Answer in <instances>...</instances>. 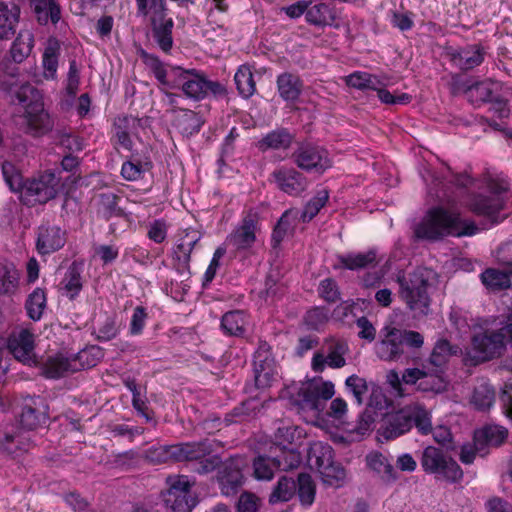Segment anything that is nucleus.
<instances>
[{
    "label": "nucleus",
    "mask_w": 512,
    "mask_h": 512,
    "mask_svg": "<svg viewBox=\"0 0 512 512\" xmlns=\"http://www.w3.org/2000/svg\"><path fill=\"white\" fill-rule=\"evenodd\" d=\"M298 495L301 503L310 506L315 498V485L310 475L300 474L298 477Z\"/></svg>",
    "instance_id": "nucleus-54"
},
{
    "label": "nucleus",
    "mask_w": 512,
    "mask_h": 512,
    "mask_svg": "<svg viewBox=\"0 0 512 512\" xmlns=\"http://www.w3.org/2000/svg\"><path fill=\"white\" fill-rule=\"evenodd\" d=\"M402 381L407 385H418V389L424 392L441 393L446 390L448 382L439 374L438 371H433L424 367L407 368L402 373Z\"/></svg>",
    "instance_id": "nucleus-15"
},
{
    "label": "nucleus",
    "mask_w": 512,
    "mask_h": 512,
    "mask_svg": "<svg viewBox=\"0 0 512 512\" xmlns=\"http://www.w3.org/2000/svg\"><path fill=\"white\" fill-rule=\"evenodd\" d=\"M174 126L185 136L198 133L204 121L200 115L189 109L173 110Z\"/></svg>",
    "instance_id": "nucleus-26"
},
{
    "label": "nucleus",
    "mask_w": 512,
    "mask_h": 512,
    "mask_svg": "<svg viewBox=\"0 0 512 512\" xmlns=\"http://www.w3.org/2000/svg\"><path fill=\"white\" fill-rule=\"evenodd\" d=\"M305 17L313 25H325L333 19L330 7L322 2L308 6Z\"/></svg>",
    "instance_id": "nucleus-48"
},
{
    "label": "nucleus",
    "mask_w": 512,
    "mask_h": 512,
    "mask_svg": "<svg viewBox=\"0 0 512 512\" xmlns=\"http://www.w3.org/2000/svg\"><path fill=\"white\" fill-rule=\"evenodd\" d=\"M348 345L342 340H327L313 355L311 366L315 372H323L326 367L339 369L345 366Z\"/></svg>",
    "instance_id": "nucleus-13"
},
{
    "label": "nucleus",
    "mask_w": 512,
    "mask_h": 512,
    "mask_svg": "<svg viewBox=\"0 0 512 512\" xmlns=\"http://www.w3.org/2000/svg\"><path fill=\"white\" fill-rule=\"evenodd\" d=\"M277 187L289 195H298L308 187V181L294 168L280 167L272 173Z\"/></svg>",
    "instance_id": "nucleus-19"
},
{
    "label": "nucleus",
    "mask_w": 512,
    "mask_h": 512,
    "mask_svg": "<svg viewBox=\"0 0 512 512\" xmlns=\"http://www.w3.org/2000/svg\"><path fill=\"white\" fill-rule=\"evenodd\" d=\"M199 240L200 235L197 231H185L184 235L178 240L174 250L176 259L182 264H188L191 252Z\"/></svg>",
    "instance_id": "nucleus-38"
},
{
    "label": "nucleus",
    "mask_w": 512,
    "mask_h": 512,
    "mask_svg": "<svg viewBox=\"0 0 512 512\" xmlns=\"http://www.w3.org/2000/svg\"><path fill=\"white\" fill-rule=\"evenodd\" d=\"M147 319V313L144 307L137 306L132 314L129 332L131 335H139L142 333Z\"/></svg>",
    "instance_id": "nucleus-64"
},
{
    "label": "nucleus",
    "mask_w": 512,
    "mask_h": 512,
    "mask_svg": "<svg viewBox=\"0 0 512 512\" xmlns=\"http://www.w3.org/2000/svg\"><path fill=\"white\" fill-rule=\"evenodd\" d=\"M372 90L377 92L378 98L384 104H407L411 101V95L407 93H401L399 95L391 94L387 89L383 87V84L379 81L377 84V88H373Z\"/></svg>",
    "instance_id": "nucleus-58"
},
{
    "label": "nucleus",
    "mask_w": 512,
    "mask_h": 512,
    "mask_svg": "<svg viewBox=\"0 0 512 512\" xmlns=\"http://www.w3.org/2000/svg\"><path fill=\"white\" fill-rule=\"evenodd\" d=\"M257 217L249 214L241 224L228 236L227 243L237 250L251 248L256 242Z\"/></svg>",
    "instance_id": "nucleus-20"
},
{
    "label": "nucleus",
    "mask_w": 512,
    "mask_h": 512,
    "mask_svg": "<svg viewBox=\"0 0 512 512\" xmlns=\"http://www.w3.org/2000/svg\"><path fill=\"white\" fill-rule=\"evenodd\" d=\"M295 482L287 477H281L273 492L270 495L269 501L274 504L277 502L289 501L295 492Z\"/></svg>",
    "instance_id": "nucleus-49"
},
{
    "label": "nucleus",
    "mask_w": 512,
    "mask_h": 512,
    "mask_svg": "<svg viewBox=\"0 0 512 512\" xmlns=\"http://www.w3.org/2000/svg\"><path fill=\"white\" fill-rule=\"evenodd\" d=\"M7 63L0 64V89L13 93L11 101L23 106L22 125L26 133L32 136H42L53 128V120L44 109L41 94L30 84H23L15 90V76L6 72Z\"/></svg>",
    "instance_id": "nucleus-1"
},
{
    "label": "nucleus",
    "mask_w": 512,
    "mask_h": 512,
    "mask_svg": "<svg viewBox=\"0 0 512 512\" xmlns=\"http://www.w3.org/2000/svg\"><path fill=\"white\" fill-rule=\"evenodd\" d=\"M415 425L421 434H428L431 430V414L420 405L408 406L389 416L383 429L386 439L397 438L408 432Z\"/></svg>",
    "instance_id": "nucleus-7"
},
{
    "label": "nucleus",
    "mask_w": 512,
    "mask_h": 512,
    "mask_svg": "<svg viewBox=\"0 0 512 512\" xmlns=\"http://www.w3.org/2000/svg\"><path fill=\"white\" fill-rule=\"evenodd\" d=\"M99 212L105 218H110L117 213V196L113 193H104L100 195Z\"/></svg>",
    "instance_id": "nucleus-63"
},
{
    "label": "nucleus",
    "mask_w": 512,
    "mask_h": 512,
    "mask_svg": "<svg viewBox=\"0 0 512 512\" xmlns=\"http://www.w3.org/2000/svg\"><path fill=\"white\" fill-rule=\"evenodd\" d=\"M480 229L469 220L443 207H434L427 211L415 227V235L421 239L438 240L451 235L456 237L475 235Z\"/></svg>",
    "instance_id": "nucleus-2"
},
{
    "label": "nucleus",
    "mask_w": 512,
    "mask_h": 512,
    "mask_svg": "<svg viewBox=\"0 0 512 512\" xmlns=\"http://www.w3.org/2000/svg\"><path fill=\"white\" fill-rule=\"evenodd\" d=\"M218 481L224 495L236 494L243 484L240 461L231 459L225 462L219 470Z\"/></svg>",
    "instance_id": "nucleus-21"
},
{
    "label": "nucleus",
    "mask_w": 512,
    "mask_h": 512,
    "mask_svg": "<svg viewBox=\"0 0 512 512\" xmlns=\"http://www.w3.org/2000/svg\"><path fill=\"white\" fill-rule=\"evenodd\" d=\"M60 47L56 38H48L42 57L43 76L46 80L56 79Z\"/></svg>",
    "instance_id": "nucleus-27"
},
{
    "label": "nucleus",
    "mask_w": 512,
    "mask_h": 512,
    "mask_svg": "<svg viewBox=\"0 0 512 512\" xmlns=\"http://www.w3.org/2000/svg\"><path fill=\"white\" fill-rule=\"evenodd\" d=\"M283 454V458L259 456L255 459L253 464L255 477L259 480H270L276 468L286 470L297 467L300 457L294 449L283 451Z\"/></svg>",
    "instance_id": "nucleus-16"
},
{
    "label": "nucleus",
    "mask_w": 512,
    "mask_h": 512,
    "mask_svg": "<svg viewBox=\"0 0 512 512\" xmlns=\"http://www.w3.org/2000/svg\"><path fill=\"white\" fill-rule=\"evenodd\" d=\"M333 462V451L328 444L313 443L308 451V464L320 472Z\"/></svg>",
    "instance_id": "nucleus-31"
},
{
    "label": "nucleus",
    "mask_w": 512,
    "mask_h": 512,
    "mask_svg": "<svg viewBox=\"0 0 512 512\" xmlns=\"http://www.w3.org/2000/svg\"><path fill=\"white\" fill-rule=\"evenodd\" d=\"M512 268L504 270L489 268L481 274L482 283L492 291L508 288L511 284Z\"/></svg>",
    "instance_id": "nucleus-34"
},
{
    "label": "nucleus",
    "mask_w": 512,
    "mask_h": 512,
    "mask_svg": "<svg viewBox=\"0 0 512 512\" xmlns=\"http://www.w3.org/2000/svg\"><path fill=\"white\" fill-rule=\"evenodd\" d=\"M141 59L154 73L156 79L163 85L168 87L170 82L166 79L167 73L162 62L153 54H149L144 50L140 52Z\"/></svg>",
    "instance_id": "nucleus-55"
},
{
    "label": "nucleus",
    "mask_w": 512,
    "mask_h": 512,
    "mask_svg": "<svg viewBox=\"0 0 512 512\" xmlns=\"http://www.w3.org/2000/svg\"><path fill=\"white\" fill-rule=\"evenodd\" d=\"M34 43L33 32L30 29H21L11 45L10 53L13 61L22 63L31 54Z\"/></svg>",
    "instance_id": "nucleus-28"
},
{
    "label": "nucleus",
    "mask_w": 512,
    "mask_h": 512,
    "mask_svg": "<svg viewBox=\"0 0 512 512\" xmlns=\"http://www.w3.org/2000/svg\"><path fill=\"white\" fill-rule=\"evenodd\" d=\"M210 452V446L206 442H193L153 447L148 451V457L155 463H163L170 460H202L198 471L200 473H208L220 464L219 458L215 455H210Z\"/></svg>",
    "instance_id": "nucleus-4"
},
{
    "label": "nucleus",
    "mask_w": 512,
    "mask_h": 512,
    "mask_svg": "<svg viewBox=\"0 0 512 512\" xmlns=\"http://www.w3.org/2000/svg\"><path fill=\"white\" fill-rule=\"evenodd\" d=\"M334 394L335 388L331 381L314 378L301 384L295 403L299 412L310 413L311 418L318 419L325 408L326 401Z\"/></svg>",
    "instance_id": "nucleus-8"
},
{
    "label": "nucleus",
    "mask_w": 512,
    "mask_h": 512,
    "mask_svg": "<svg viewBox=\"0 0 512 512\" xmlns=\"http://www.w3.org/2000/svg\"><path fill=\"white\" fill-rule=\"evenodd\" d=\"M485 184L490 195H475L468 202V206L477 215L486 217L492 223H498L503 219L499 213L504 208L503 195L508 191L509 183L505 178L489 176Z\"/></svg>",
    "instance_id": "nucleus-6"
},
{
    "label": "nucleus",
    "mask_w": 512,
    "mask_h": 512,
    "mask_svg": "<svg viewBox=\"0 0 512 512\" xmlns=\"http://www.w3.org/2000/svg\"><path fill=\"white\" fill-rule=\"evenodd\" d=\"M173 79L168 84L171 89H179L183 94L193 100L203 99L208 91H214L216 83L206 80L193 70L176 68L172 71Z\"/></svg>",
    "instance_id": "nucleus-10"
},
{
    "label": "nucleus",
    "mask_w": 512,
    "mask_h": 512,
    "mask_svg": "<svg viewBox=\"0 0 512 512\" xmlns=\"http://www.w3.org/2000/svg\"><path fill=\"white\" fill-rule=\"evenodd\" d=\"M347 388L353 394L356 399V402L361 405L363 402V396L367 392V383L366 381L358 377L357 375H351L346 379L345 382Z\"/></svg>",
    "instance_id": "nucleus-60"
},
{
    "label": "nucleus",
    "mask_w": 512,
    "mask_h": 512,
    "mask_svg": "<svg viewBox=\"0 0 512 512\" xmlns=\"http://www.w3.org/2000/svg\"><path fill=\"white\" fill-rule=\"evenodd\" d=\"M118 255L119 248L114 244H103L94 247V257L99 258L104 265L114 262Z\"/></svg>",
    "instance_id": "nucleus-61"
},
{
    "label": "nucleus",
    "mask_w": 512,
    "mask_h": 512,
    "mask_svg": "<svg viewBox=\"0 0 512 512\" xmlns=\"http://www.w3.org/2000/svg\"><path fill=\"white\" fill-rule=\"evenodd\" d=\"M377 356L384 361H397L404 354L401 330L385 327L381 330V340L375 346Z\"/></svg>",
    "instance_id": "nucleus-18"
},
{
    "label": "nucleus",
    "mask_w": 512,
    "mask_h": 512,
    "mask_svg": "<svg viewBox=\"0 0 512 512\" xmlns=\"http://www.w3.org/2000/svg\"><path fill=\"white\" fill-rule=\"evenodd\" d=\"M62 293L70 299H74L82 289V278L75 267H70L61 281Z\"/></svg>",
    "instance_id": "nucleus-46"
},
{
    "label": "nucleus",
    "mask_w": 512,
    "mask_h": 512,
    "mask_svg": "<svg viewBox=\"0 0 512 512\" xmlns=\"http://www.w3.org/2000/svg\"><path fill=\"white\" fill-rule=\"evenodd\" d=\"M494 402V391L492 387L482 382L474 388L471 404L478 410L489 409Z\"/></svg>",
    "instance_id": "nucleus-47"
},
{
    "label": "nucleus",
    "mask_w": 512,
    "mask_h": 512,
    "mask_svg": "<svg viewBox=\"0 0 512 512\" xmlns=\"http://www.w3.org/2000/svg\"><path fill=\"white\" fill-rule=\"evenodd\" d=\"M234 81L240 95L244 98H249L255 93L256 86L249 66L241 65L235 73Z\"/></svg>",
    "instance_id": "nucleus-43"
},
{
    "label": "nucleus",
    "mask_w": 512,
    "mask_h": 512,
    "mask_svg": "<svg viewBox=\"0 0 512 512\" xmlns=\"http://www.w3.org/2000/svg\"><path fill=\"white\" fill-rule=\"evenodd\" d=\"M59 188L60 178L49 171L28 180L22 188L21 196L27 204L46 203L57 195Z\"/></svg>",
    "instance_id": "nucleus-11"
},
{
    "label": "nucleus",
    "mask_w": 512,
    "mask_h": 512,
    "mask_svg": "<svg viewBox=\"0 0 512 512\" xmlns=\"http://www.w3.org/2000/svg\"><path fill=\"white\" fill-rule=\"evenodd\" d=\"M451 60L458 68L470 70L483 62L484 51L479 45L467 46L451 53Z\"/></svg>",
    "instance_id": "nucleus-24"
},
{
    "label": "nucleus",
    "mask_w": 512,
    "mask_h": 512,
    "mask_svg": "<svg viewBox=\"0 0 512 512\" xmlns=\"http://www.w3.org/2000/svg\"><path fill=\"white\" fill-rule=\"evenodd\" d=\"M491 326L492 323L488 319H481L473 325L471 343L473 358L477 362L499 357L506 350V339L501 328L493 330Z\"/></svg>",
    "instance_id": "nucleus-5"
},
{
    "label": "nucleus",
    "mask_w": 512,
    "mask_h": 512,
    "mask_svg": "<svg viewBox=\"0 0 512 512\" xmlns=\"http://www.w3.org/2000/svg\"><path fill=\"white\" fill-rule=\"evenodd\" d=\"M346 84L357 89L377 88L379 79L366 72H354L346 77Z\"/></svg>",
    "instance_id": "nucleus-53"
},
{
    "label": "nucleus",
    "mask_w": 512,
    "mask_h": 512,
    "mask_svg": "<svg viewBox=\"0 0 512 512\" xmlns=\"http://www.w3.org/2000/svg\"><path fill=\"white\" fill-rule=\"evenodd\" d=\"M421 465L425 472L449 482H457L463 477V471L457 462L433 446L424 449Z\"/></svg>",
    "instance_id": "nucleus-9"
},
{
    "label": "nucleus",
    "mask_w": 512,
    "mask_h": 512,
    "mask_svg": "<svg viewBox=\"0 0 512 512\" xmlns=\"http://www.w3.org/2000/svg\"><path fill=\"white\" fill-rule=\"evenodd\" d=\"M508 436V431L502 426L488 425L479 429L474 434L476 446H499Z\"/></svg>",
    "instance_id": "nucleus-30"
},
{
    "label": "nucleus",
    "mask_w": 512,
    "mask_h": 512,
    "mask_svg": "<svg viewBox=\"0 0 512 512\" xmlns=\"http://www.w3.org/2000/svg\"><path fill=\"white\" fill-rule=\"evenodd\" d=\"M20 10L12 4L0 3V39H9L19 22Z\"/></svg>",
    "instance_id": "nucleus-32"
},
{
    "label": "nucleus",
    "mask_w": 512,
    "mask_h": 512,
    "mask_svg": "<svg viewBox=\"0 0 512 512\" xmlns=\"http://www.w3.org/2000/svg\"><path fill=\"white\" fill-rule=\"evenodd\" d=\"M367 466L387 482H394L398 476L387 457L379 452H371L366 456Z\"/></svg>",
    "instance_id": "nucleus-35"
},
{
    "label": "nucleus",
    "mask_w": 512,
    "mask_h": 512,
    "mask_svg": "<svg viewBox=\"0 0 512 512\" xmlns=\"http://www.w3.org/2000/svg\"><path fill=\"white\" fill-rule=\"evenodd\" d=\"M296 165L307 172L322 174L331 167L328 152L322 147L304 144L293 154Z\"/></svg>",
    "instance_id": "nucleus-14"
},
{
    "label": "nucleus",
    "mask_w": 512,
    "mask_h": 512,
    "mask_svg": "<svg viewBox=\"0 0 512 512\" xmlns=\"http://www.w3.org/2000/svg\"><path fill=\"white\" fill-rule=\"evenodd\" d=\"M297 217V210H288L282 215L273 231V239L276 242L281 241V239L284 237V235L290 228L291 222L294 221Z\"/></svg>",
    "instance_id": "nucleus-59"
},
{
    "label": "nucleus",
    "mask_w": 512,
    "mask_h": 512,
    "mask_svg": "<svg viewBox=\"0 0 512 512\" xmlns=\"http://www.w3.org/2000/svg\"><path fill=\"white\" fill-rule=\"evenodd\" d=\"M399 296L407 306L420 314H426L430 305L429 290L436 281L432 269L417 268L412 272H399L396 277Z\"/></svg>",
    "instance_id": "nucleus-3"
},
{
    "label": "nucleus",
    "mask_w": 512,
    "mask_h": 512,
    "mask_svg": "<svg viewBox=\"0 0 512 512\" xmlns=\"http://www.w3.org/2000/svg\"><path fill=\"white\" fill-rule=\"evenodd\" d=\"M47 418V408L43 400L39 397L29 398L20 414V424L23 428L33 430L45 423Z\"/></svg>",
    "instance_id": "nucleus-23"
},
{
    "label": "nucleus",
    "mask_w": 512,
    "mask_h": 512,
    "mask_svg": "<svg viewBox=\"0 0 512 512\" xmlns=\"http://www.w3.org/2000/svg\"><path fill=\"white\" fill-rule=\"evenodd\" d=\"M69 356L71 359L69 367L72 368V371L77 372L96 366L103 357V352L100 347L93 345Z\"/></svg>",
    "instance_id": "nucleus-29"
},
{
    "label": "nucleus",
    "mask_w": 512,
    "mask_h": 512,
    "mask_svg": "<svg viewBox=\"0 0 512 512\" xmlns=\"http://www.w3.org/2000/svg\"><path fill=\"white\" fill-rule=\"evenodd\" d=\"M328 197V192L326 190L319 191L317 195L312 198L304 207L301 213L302 220L306 222L315 217L327 202Z\"/></svg>",
    "instance_id": "nucleus-56"
},
{
    "label": "nucleus",
    "mask_w": 512,
    "mask_h": 512,
    "mask_svg": "<svg viewBox=\"0 0 512 512\" xmlns=\"http://www.w3.org/2000/svg\"><path fill=\"white\" fill-rule=\"evenodd\" d=\"M138 13L149 16L152 25L162 23L165 16L164 0H136Z\"/></svg>",
    "instance_id": "nucleus-39"
},
{
    "label": "nucleus",
    "mask_w": 512,
    "mask_h": 512,
    "mask_svg": "<svg viewBox=\"0 0 512 512\" xmlns=\"http://www.w3.org/2000/svg\"><path fill=\"white\" fill-rule=\"evenodd\" d=\"M46 307V295L45 292L37 288L28 297L26 301V309L28 315L33 320H39Z\"/></svg>",
    "instance_id": "nucleus-50"
},
{
    "label": "nucleus",
    "mask_w": 512,
    "mask_h": 512,
    "mask_svg": "<svg viewBox=\"0 0 512 512\" xmlns=\"http://www.w3.org/2000/svg\"><path fill=\"white\" fill-rule=\"evenodd\" d=\"M318 473L322 481L329 486L339 487L345 479L344 469L334 462Z\"/></svg>",
    "instance_id": "nucleus-57"
},
{
    "label": "nucleus",
    "mask_w": 512,
    "mask_h": 512,
    "mask_svg": "<svg viewBox=\"0 0 512 512\" xmlns=\"http://www.w3.org/2000/svg\"><path fill=\"white\" fill-rule=\"evenodd\" d=\"M328 321V313L324 308H314L307 312L305 323L310 329L317 330Z\"/></svg>",
    "instance_id": "nucleus-62"
},
{
    "label": "nucleus",
    "mask_w": 512,
    "mask_h": 512,
    "mask_svg": "<svg viewBox=\"0 0 512 512\" xmlns=\"http://www.w3.org/2000/svg\"><path fill=\"white\" fill-rule=\"evenodd\" d=\"M69 364H71V359L67 353H56L49 356L43 364V373L49 378H59L66 373H74Z\"/></svg>",
    "instance_id": "nucleus-33"
},
{
    "label": "nucleus",
    "mask_w": 512,
    "mask_h": 512,
    "mask_svg": "<svg viewBox=\"0 0 512 512\" xmlns=\"http://www.w3.org/2000/svg\"><path fill=\"white\" fill-rule=\"evenodd\" d=\"M457 349H453L450 343L446 340H439L430 355L429 363L435 367L433 371H438L442 375V368L448 361V358L455 354Z\"/></svg>",
    "instance_id": "nucleus-42"
},
{
    "label": "nucleus",
    "mask_w": 512,
    "mask_h": 512,
    "mask_svg": "<svg viewBox=\"0 0 512 512\" xmlns=\"http://www.w3.org/2000/svg\"><path fill=\"white\" fill-rule=\"evenodd\" d=\"M168 490L163 495L164 502L174 512H190L194 506V499L190 489L192 482L187 476L175 475L167 478Z\"/></svg>",
    "instance_id": "nucleus-12"
},
{
    "label": "nucleus",
    "mask_w": 512,
    "mask_h": 512,
    "mask_svg": "<svg viewBox=\"0 0 512 512\" xmlns=\"http://www.w3.org/2000/svg\"><path fill=\"white\" fill-rule=\"evenodd\" d=\"M136 119L133 117L123 116L115 120V137L118 144L125 149L131 148L130 131L128 130L131 125L135 124Z\"/></svg>",
    "instance_id": "nucleus-51"
},
{
    "label": "nucleus",
    "mask_w": 512,
    "mask_h": 512,
    "mask_svg": "<svg viewBox=\"0 0 512 512\" xmlns=\"http://www.w3.org/2000/svg\"><path fill=\"white\" fill-rule=\"evenodd\" d=\"M65 232L56 225H42L37 237V250L40 254L53 253L64 246Z\"/></svg>",
    "instance_id": "nucleus-22"
},
{
    "label": "nucleus",
    "mask_w": 512,
    "mask_h": 512,
    "mask_svg": "<svg viewBox=\"0 0 512 512\" xmlns=\"http://www.w3.org/2000/svg\"><path fill=\"white\" fill-rule=\"evenodd\" d=\"M34 6L38 22L46 24L49 20L56 24L61 17L60 6L56 0H30Z\"/></svg>",
    "instance_id": "nucleus-37"
},
{
    "label": "nucleus",
    "mask_w": 512,
    "mask_h": 512,
    "mask_svg": "<svg viewBox=\"0 0 512 512\" xmlns=\"http://www.w3.org/2000/svg\"><path fill=\"white\" fill-rule=\"evenodd\" d=\"M254 361L255 383L258 388H266L272 384L277 376V369L272 359L265 357Z\"/></svg>",
    "instance_id": "nucleus-36"
},
{
    "label": "nucleus",
    "mask_w": 512,
    "mask_h": 512,
    "mask_svg": "<svg viewBox=\"0 0 512 512\" xmlns=\"http://www.w3.org/2000/svg\"><path fill=\"white\" fill-rule=\"evenodd\" d=\"M247 324V319L242 311L227 312L221 321V326L225 333L229 335L238 336L244 332Z\"/></svg>",
    "instance_id": "nucleus-45"
},
{
    "label": "nucleus",
    "mask_w": 512,
    "mask_h": 512,
    "mask_svg": "<svg viewBox=\"0 0 512 512\" xmlns=\"http://www.w3.org/2000/svg\"><path fill=\"white\" fill-rule=\"evenodd\" d=\"M276 84L279 96L287 102L297 101L303 88L300 77L288 72L278 75Z\"/></svg>",
    "instance_id": "nucleus-25"
},
{
    "label": "nucleus",
    "mask_w": 512,
    "mask_h": 512,
    "mask_svg": "<svg viewBox=\"0 0 512 512\" xmlns=\"http://www.w3.org/2000/svg\"><path fill=\"white\" fill-rule=\"evenodd\" d=\"M172 28V19H167L162 23L153 25V38L159 48L165 53H169L173 46Z\"/></svg>",
    "instance_id": "nucleus-40"
},
{
    "label": "nucleus",
    "mask_w": 512,
    "mask_h": 512,
    "mask_svg": "<svg viewBox=\"0 0 512 512\" xmlns=\"http://www.w3.org/2000/svg\"><path fill=\"white\" fill-rule=\"evenodd\" d=\"M292 143V136L286 130H276L268 133L261 141L259 148L263 151L267 149H286Z\"/></svg>",
    "instance_id": "nucleus-44"
},
{
    "label": "nucleus",
    "mask_w": 512,
    "mask_h": 512,
    "mask_svg": "<svg viewBox=\"0 0 512 512\" xmlns=\"http://www.w3.org/2000/svg\"><path fill=\"white\" fill-rule=\"evenodd\" d=\"M7 347L18 361L27 365L36 362L34 335L28 329L13 332L7 341Z\"/></svg>",
    "instance_id": "nucleus-17"
},
{
    "label": "nucleus",
    "mask_w": 512,
    "mask_h": 512,
    "mask_svg": "<svg viewBox=\"0 0 512 512\" xmlns=\"http://www.w3.org/2000/svg\"><path fill=\"white\" fill-rule=\"evenodd\" d=\"M19 271L11 263L0 264V288L10 292L16 288L19 280Z\"/></svg>",
    "instance_id": "nucleus-52"
},
{
    "label": "nucleus",
    "mask_w": 512,
    "mask_h": 512,
    "mask_svg": "<svg viewBox=\"0 0 512 512\" xmlns=\"http://www.w3.org/2000/svg\"><path fill=\"white\" fill-rule=\"evenodd\" d=\"M377 255L375 250L364 253H351L340 257L341 264L350 270L366 268L376 263Z\"/></svg>",
    "instance_id": "nucleus-41"
}]
</instances>
